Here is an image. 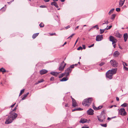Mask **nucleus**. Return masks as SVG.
Returning a JSON list of instances; mask_svg holds the SVG:
<instances>
[{
  "mask_svg": "<svg viewBox=\"0 0 128 128\" xmlns=\"http://www.w3.org/2000/svg\"><path fill=\"white\" fill-rule=\"evenodd\" d=\"M92 100V98H90L86 99L83 101L82 104L84 106H88L91 104Z\"/></svg>",
  "mask_w": 128,
  "mask_h": 128,
  "instance_id": "obj_1",
  "label": "nucleus"
},
{
  "mask_svg": "<svg viewBox=\"0 0 128 128\" xmlns=\"http://www.w3.org/2000/svg\"><path fill=\"white\" fill-rule=\"evenodd\" d=\"M65 107H68V104H66L65 105Z\"/></svg>",
  "mask_w": 128,
  "mask_h": 128,
  "instance_id": "obj_61",
  "label": "nucleus"
},
{
  "mask_svg": "<svg viewBox=\"0 0 128 128\" xmlns=\"http://www.w3.org/2000/svg\"><path fill=\"white\" fill-rule=\"evenodd\" d=\"M122 63H123V64H124V66L125 65L126 66H128V64L126 63H125L123 62H122Z\"/></svg>",
  "mask_w": 128,
  "mask_h": 128,
  "instance_id": "obj_56",
  "label": "nucleus"
},
{
  "mask_svg": "<svg viewBox=\"0 0 128 128\" xmlns=\"http://www.w3.org/2000/svg\"><path fill=\"white\" fill-rule=\"evenodd\" d=\"M100 34H102L104 32V29H100Z\"/></svg>",
  "mask_w": 128,
  "mask_h": 128,
  "instance_id": "obj_35",
  "label": "nucleus"
},
{
  "mask_svg": "<svg viewBox=\"0 0 128 128\" xmlns=\"http://www.w3.org/2000/svg\"><path fill=\"white\" fill-rule=\"evenodd\" d=\"M128 104L126 103H124L123 104H122L121 105V106L122 107H125L126 106H127Z\"/></svg>",
  "mask_w": 128,
  "mask_h": 128,
  "instance_id": "obj_29",
  "label": "nucleus"
},
{
  "mask_svg": "<svg viewBox=\"0 0 128 128\" xmlns=\"http://www.w3.org/2000/svg\"><path fill=\"white\" fill-rule=\"evenodd\" d=\"M75 34H72L71 35H70L69 37L68 38H70V39L71 38H72L74 35Z\"/></svg>",
  "mask_w": 128,
  "mask_h": 128,
  "instance_id": "obj_41",
  "label": "nucleus"
},
{
  "mask_svg": "<svg viewBox=\"0 0 128 128\" xmlns=\"http://www.w3.org/2000/svg\"><path fill=\"white\" fill-rule=\"evenodd\" d=\"M126 112L125 111V110H124V112L122 113H121V115L122 116H125L126 115Z\"/></svg>",
  "mask_w": 128,
  "mask_h": 128,
  "instance_id": "obj_38",
  "label": "nucleus"
},
{
  "mask_svg": "<svg viewBox=\"0 0 128 128\" xmlns=\"http://www.w3.org/2000/svg\"><path fill=\"white\" fill-rule=\"evenodd\" d=\"M104 64V63L103 62H102L99 64V66H103Z\"/></svg>",
  "mask_w": 128,
  "mask_h": 128,
  "instance_id": "obj_46",
  "label": "nucleus"
},
{
  "mask_svg": "<svg viewBox=\"0 0 128 128\" xmlns=\"http://www.w3.org/2000/svg\"><path fill=\"white\" fill-rule=\"evenodd\" d=\"M115 35L116 36L119 38H121L122 36V35L120 34L118 31H116L115 32Z\"/></svg>",
  "mask_w": 128,
  "mask_h": 128,
  "instance_id": "obj_14",
  "label": "nucleus"
},
{
  "mask_svg": "<svg viewBox=\"0 0 128 128\" xmlns=\"http://www.w3.org/2000/svg\"><path fill=\"white\" fill-rule=\"evenodd\" d=\"M68 78L66 76V77H64L61 80H60V81L62 82L68 80Z\"/></svg>",
  "mask_w": 128,
  "mask_h": 128,
  "instance_id": "obj_20",
  "label": "nucleus"
},
{
  "mask_svg": "<svg viewBox=\"0 0 128 128\" xmlns=\"http://www.w3.org/2000/svg\"><path fill=\"white\" fill-rule=\"evenodd\" d=\"M69 68H74V64H73V65H71L70 66Z\"/></svg>",
  "mask_w": 128,
  "mask_h": 128,
  "instance_id": "obj_49",
  "label": "nucleus"
},
{
  "mask_svg": "<svg viewBox=\"0 0 128 128\" xmlns=\"http://www.w3.org/2000/svg\"><path fill=\"white\" fill-rule=\"evenodd\" d=\"M96 40L97 41H99L101 40L103 38L102 35H98L96 36Z\"/></svg>",
  "mask_w": 128,
  "mask_h": 128,
  "instance_id": "obj_8",
  "label": "nucleus"
},
{
  "mask_svg": "<svg viewBox=\"0 0 128 128\" xmlns=\"http://www.w3.org/2000/svg\"><path fill=\"white\" fill-rule=\"evenodd\" d=\"M39 26L40 27L42 28L44 26V25L42 23H41L39 24Z\"/></svg>",
  "mask_w": 128,
  "mask_h": 128,
  "instance_id": "obj_37",
  "label": "nucleus"
},
{
  "mask_svg": "<svg viewBox=\"0 0 128 128\" xmlns=\"http://www.w3.org/2000/svg\"><path fill=\"white\" fill-rule=\"evenodd\" d=\"M94 44H93L89 46H88V47L89 48H91L92 47H93V46H94Z\"/></svg>",
  "mask_w": 128,
  "mask_h": 128,
  "instance_id": "obj_53",
  "label": "nucleus"
},
{
  "mask_svg": "<svg viewBox=\"0 0 128 128\" xmlns=\"http://www.w3.org/2000/svg\"><path fill=\"white\" fill-rule=\"evenodd\" d=\"M54 79V78L53 77H52L50 79V81H52Z\"/></svg>",
  "mask_w": 128,
  "mask_h": 128,
  "instance_id": "obj_51",
  "label": "nucleus"
},
{
  "mask_svg": "<svg viewBox=\"0 0 128 128\" xmlns=\"http://www.w3.org/2000/svg\"><path fill=\"white\" fill-rule=\"evenodd\" d=\"M94 110L91 108H90L88 110L87 112V114L90 115H92L94 114Z\"/></svg>",
  "mask_w": 128,
  "mask_h": 128,
  "instance_id": "obj_10",
  "label": "nucleus"
},
{
  "mask_svg": "<svg viewBox=\"0 0 128 128\" xmlns=\"http://www.w3.org/2000/svg\"><path fill=\"white\" fill-rule=\"evenodd\" d=\"M18 114L15 113H12L9 116V118H12V120H14L17 116Z\"/></svg>",
  "mask_w": 128,
  "mask_h": 128,
  "instance_id": "obj_6",
  "label": "nucleus"
},
{
  "mask_svg": "<svg viewBox=\"0 0 128 128\" xmlns=\"http://www.w3.org/2000/svg\"><path fill=\"white\" fill-rule=\"evenodd\" d=\"M40 7L41 8H45L46 7L45 6H40Z\"/></svg>",
  "mask_w": 128,
  "mask_h": 128,
  "instance_id": "obj_54",
  "label": "nucleus"
},
{
  "mask_svg": "<svg viewBox=\"0 0 128 128\" xmlns=\"http://www.w3.org/2000/svg\"><path fill=\"white\" fill-rule=\"evenodd\" d=\"M92 107H93V109L94 110H97V108L94 105H93L92 106Z\"/></svg>",
  "mask_w": 128,
  "mask_h": 128,
  "instance_id": "obj_43",
  "label": "nucleus"
},
{
  "mask_svg": "<svg viewBox=\"0 0 128 128\" xmlns=\"http://www.w3.org/2000/svg\"><path fill=\"white\" fill-rule=\"evenodd\" d=\"M96 27L97 29H99V28L98 25H96L94 26L93 27V28H95Z\"/></svg>",
  "mask_w": 128,
  "mask_h": 128,
  "instance_id": "obj_45",
  "label": "nucleus"
},
{
  "mask_svg": "<svg viewBox=\"0 0 128 128\" xmlns=\"http://www.w3.org/2000/svg\"><path fill=\"white\" fill-rule=\"evenodd\" d=\"M115 16H116L115 14H112L111 16V19L112 20H114L115 18Z\"/></svg>",
  "mask_w": 128,
  "mask_h": 128,
  "instance_id": "obj_30",
  "label": "nucleus"
},
{
  "mask_svg": "<svg viewBox=\"0 0 128 128\" xmlns=\"http://www.w3.org/2000/svg\"><path fill=\"white\" fill-rule=\"evenodd\" d=\"M111 65L113 67H115L118 66V63L115 60H112L110 62Z\"/></svg>",
  "mask_w": 128,
  "mask_h": 128,
  "instance_id": "obj_3",
  "label": "nucleus"
},
{
  "mask_svg": "<svg viewBox=\"0 0 128 128\" xmlns=\"http://www.w3.org/2000/svg\"><path fill=\"white\" fill-rule=\"evenodd\" d=\"M51 4L52 6H54L56 8H58L59 7L58 6L57 4V3L55 2H52L51 3Z\"/></svg>",
  "mask_w": 128,
  "mask_h": 128,
  "instance_id": "obj_16",
  "label": "nucleus"
},
{
  "mask_svg": "<svg viewBox=\"0 0 128 128\" xmlns=\"http://www.w3.org/2000/svg\"><path fill=\"white\" fill-rule=\"evenodd\" d=\"M86 119L82 118L80 120L79 122L80 123H81L82 124H84L86 122Z\"/></svg>",
  "mask_w": 128,
  "mask_h": 128,
  "instance_id": "obj_19",
  "label": "nucleus"
},
{
  "mask_svg": "<svg viewBox=\"0 0 128 128\" xmlns=\"http://www.w3.org/2000/svg\"><path fill=\"white\" fill-rule=\"evenodd\" d=\"M124 42H126L128 38V35L127 33H126L124 34Z\"/></svg>",
  "mask_w": 128,
  "mask_h": 128,
  "instance_id": "obj_18",
  "label": "nucleus"
},
{
  "mask_svg": "<svg viewBox=\"0 0 128 128\" xmlns=\"http://www.w3.org/2000/svg\"><path fill=\"white\" fill-rule=\"evenodd\" d=\"M125 109L124 108H120L119 111V112L120 114L121 115V113H122L124 111Z\"/></svg>",
  "mask_w": 128,
  "mask_h": 128,
  "instance_id": "obj_21",
  "label": "nucleus"
},
{
  "mask_svg": "<svg viewBox=\"0 0 128 128\" xmlns=\"http://www.w3.org/2000/svg\"><path fill=\"white\" fill-rule=\"evenodd\" d=\"M111 42H112V44H115L117 42V40L116 39H114L113 40H111Z\"/></svg>",
  "mask_w": 128,
  "mask_h": 128,
  "instance_id": "obj_26",
  "label": "nucleus"
},
{
  "mask_svg": "<svg viewBox=\"0 0 128 128\" xmlns=\"http://www.w3.org/2000/svg\"><path fill=\"white\" fill-rule=\"evenodd\" d=\"M66 74L65 73V72L61 74H60L59 76V78H61L62 77H63L64 76H65V75H66Z\"/></svg>",
  "mask_w": 128,
  "mask_h": 128,
  "instance_id": "obj_23",
  "label": "nucleus"
},
{
  "mask_svg": "<svg viewBox=\"0 0 128 128\" xmlns=\"http://www.w3.org/2000/svg\"><path fill=\"white\" fill-rule=\"evenodd\" d=\"M112 26H110L108 28V29H110L112 28Z\"/></svg>",
  "mask_w": 128,
  "mask_h": 128,
  "instance_id": "obj_59",
  "label": "nucleus"
},
{
  "mask_svg": "<svg viewBox=\"0 0 128 128\" xmlns=\"http://www.w3.org/2000/svg\"><path fill=\"white\" fill-rule=\"evenodd\" d=\"M60 72H50V74L53 76H56Z\"/></svg>",
  "mask_w": 128,
  "mask_h": 128,
  "instance_id": "obj_15",
  "label": "nucleus"
},
{
  "mask_svg": "<svg viewBox=\"0 0 128 128\" xmlns=\"http://www.w3.org/2000/svg\"><path fill=\"white\" fill-rule=\"evenodd\" d=\"M72 106L74 107L78 106V104L76 102L75 100L72 98Z\"/></svg>",
  "mask_w": 128,
  "mask_h": 128,
  "instance_id": "obj_11",
  "label": "nucleus"
},
{
  "mask_svg": "<svg viewBox=\"0 0 128 128\" xmlns=\"http://www.w3.org/2000/svg\"><path fill=\"white\" fill-rule=\"evenodd\" d=\"M82 48L81 46H80L78 47L77 48V50H82Z\"/></svg>",
  "mask_w": 128,
  "mask_h": 128,
  "instance_id": "obj_42",
  "label": "nucleus"
},
{
  "mask_svg": "<svg viewBox=\"0 0 128 128\" xmlns=\"http://www.w3.org/2000/svg\"><path fill=\"white\" fill-rule=\"evenodd\" d=\"M0 71L2 72H6V70L3 68L0 69Z\"/></svg>",
  "mask_w": 128,
  "mask_h": 128,
  "instance_id": "obj_28",
  "label": "nucleus"
},
{
  "mask_svg": "<svg viewBox=\"0 0 128 128\" xmlns=\"http://www.w3.org/2000/svg\"><path fill=\"white\" fill-rule=\"evenodd\" d=\"M115 38L112 36H110V41H111V40H113Z\"/></svg>",
  "mask_w": 128,
  "mask_h": 128,
  "instance_id": "obj_31",
  "label": "nucleus"
},
{
  "mask_svg": "<svg viewBox=\"0 0 128 128\" xmlns=\"http://www.w3.org/2000/svg\"><path fill=\"white\" fill-rule=\"evenodd\" d=\"M113 106H114L113 105L111 106H109L108 107V108H112Z\"/></svg>",
  "mask_w": 128,
  "mask_h": 128,
  "instance_id": "obj_64",
  "label": "nucleus"
},
{
  "mask_svg": "<svg viewBox=\"0 0 128 128\" xmlns=\"http://www.w3.org/2000/svg\"><path fill=\"white\" fill-rule=\"evenodd\" d=\"M86 122L89 123L90 121V119H89L88 120H87L86 119Z\"/></svg>",
  "mask_w": 128,
  "mask_h": 128,
  "instance_id": "obj_50",
  "label": "nucleus"
},
{
  "mask_svg": "<svg viewBox=\"0 0 128 128\" xmlns=\"http://www.w3.org/2000/svg\"><path fill=\"white\" fill-rule=\"evenodd\" d=\"M24 89H23L20 91V92L19 94V96H20L24 92Z\"/></svg>",
  "mask_w": 128,
  "mask_h": 128,
  "instance_id": "obj_33",
  "label": "nucleus"
},
{
  "mask_svg": "<svg viewBox=\"0 0 128 128\" xmlns=\"http://www.w3.org/2000/svg\"><path fill=\"white\" fill-rule=\"evenodd\" d=\"M83 48L84 49H86V46L85 45H83L82 46Z\"/></svg>",
  "mask_w": 128,
  "mask_h": 128,
  "instance_id": "obj_58",
  "label": "nucleus"
},
{
  "mask_svg": "<svg viewBox=\"0 0 128 128\" xmlns=\"http://www.w3.org/2000/svg\"><path fill=\"white\" fill-rule=\"evenodd\" d=\"M116 100L118 101H119V98L118 97H116Z\"/></svg>",
  "mask_w": 128,
  "mask_h": 128,
  "instance_id": "obj_63",
  "label": "nucleus"
},
{
  "mask_svg": "<svg viewBox=\"0 0 128 128\" xmlns=\"http://www.w3.org/2000/svg\"><path fill=\"white\" fill-rule=\"evenodd\" d=\"M82 128H89V127L86 126H82Z\"/></svg>",
  "mask_w": 128,
  "mask_h": 128,
  "instance_id": "obj_57",
  "label": "nucleus"
},
{
  "mask_svg": "<svg viewBox=\"0 0 128 128\" xmlns=\"http://www.w3.org/2000/svg\"><path fill=\"white\" fill-rule=\"evenodd\" d=\"M125 0H124V1H123L122 0H120L119 3V7H120L122 6L123 5L124 1Z\"/></svg>",
  "mask_w": 128,
  "mask_h": 128,
  "instance_id": "obj_17",
  "label": "nucleus"
},
{
  "mask_svg": "<svg viewBox=\"0 0 128 128\" xmlns=\"http://www.w3.org/2000/svg\"><path fill=\"white\" fill-rule=\"evenodd\" d=\"M76 110H81L82 109L80 108H76Z\"/></svg>",
  "mask_w": 128,
  "mask_h": 128,
  "instance_id": "obj_48",
  "label": "nucleus"
},
{
  "mask_svg": "<svg viewBox=\"0 0 128 128\" xmlns=\"http://www.w3.org/2000/svg\"><path fill=\"white\" fill-rule=\"evenodd\" d=\"M117 70V68H112L111 70H109L108 71H110V72L112 73V74L113 75L114 74L116 73Z\"/></svg>",
  "mask_w": 128,
  "mask_h": 128,
  "instance_id": "obj_12",
  "label": "nucleus"
},
{
  "mask_svg": "<svg viewBox=\"0 0 128 128\" xmlns=\"http://www.w3.org/2000/svg\"><path fill=\"white\" fill-rule=\"evenodd\" d=\"M43 81L44 80L43 79H41L40 80L38 81V82L36 83V84H37L39 83H40V82H43Z\"/></svg>",
  "mask_w": 128,
  "mask_h": 128,
  "instance_id": "obj_32",
  "label": "nucleus"
},
{
  "mask_svg": "<svg viewBox=\"0 0 128 128\" xmlns=\"http://www.w3.org/2000/svg\"><path fill=\"white\" fill-rule=\"evenodd\" d=\"M50 35L51 36H52L53 35H56V33H50Z\"/></svg>",
  "mask_w": 128,
  "mask_h": 128,
  "instance_id": "obj_55",
  "label": "nucleus"
},
{
  "mask_svg": "<svg viewBox=\"0 0 128 128\" xmlns=\"http://www.w3.org/2000/svg\"><path fill=\"white\" fill-rule=\"evenodd\" d=\"M38 34L39 33H37L34 34L32 36V38L34 39L37 36H38Z\"/></svg>",
  "mask_w": 128,
  "mask_h": 128,
  "instance_id": "obj_25",
  "label": "nucleus"
},
{
  "mask_svg": "<svg viewBox=\"0 0 128 128\" xmlns=\"http://www.w3.org/2000/svg\"><path fill=\"white\" fill-rule=\"evenodd\" d=\"M116 10L117 12H119L120 11V8H116Z\"/></svg>",
  "mask_w": 128,
  "mask_h": 128,
  "instance_id": "obj_44",
  "label": "nucleus"
},
{
  "mask_svg": "<svg viewBox=\"0 0 128 128\" xmlns=\"http://www.w3.org/2000/svg\"><path fill=\"white\" fill-rule=\"evenodd\" d=\"M102 107V106H100L97 108V110L101 109Z\"/></svg>",
  "mask_w": 128,
  "mask_h": 128,
  "instance_id": "obj_40",
  "label": "nucleus"
},
{
  "mask_svg": "<svg viewBox=\"0 0 128 128\" xmlns=\"http://www.w3.org/2000/svg\"><path fill=\"white\" fill-rule=\"evenodd\" d=\"M70 25H68L65 27V28L66 29H67L68 28H70Z\"/></svg>",
  "mask_w": 128,
  "mask_h": 128,
  "instance_id": "obj_52",
  "label": "nucleus"
},
{
  "mask_svg": "<svg viewBox=\"0 0 128 128\" xmlns=\"http://www.w3.org/2000/svg\"><path fill=\"white\" fill-rule=\"evenodd\" d=\"M110 71H108L106 73V77L109 78L110 79H111L112 78V76L113 75L112 74V73L110 72Z\"/></svg>",
  "mask_w": 128,
  "mask_h": 128,
  "instance_id": "obj_4",
  "label": "nucleus"
},
{
  "mask_svg": "<svg viewBox=\"0 0 128 128\" xmlns=\"http://www.w3.org/2000/svg\"><path fill=\"white\" fill-rule=\"evenodd\" d=\"M16 104V103H15L14 104H12V105H11L10 106L11 107V108H12L14 106V105H15V104Z\"/></svg>",
  "mask_w": 128,
  "mask_h": 128,
  "instance_id": "obj_60",
  "label": "nucleus"
},
{
  "mask_svg": "<svg viewBox=\"0 0 128 128\" xmlns=\"http://www.w3.org/2000/svg\"><path fill=\"white\" fill-rule=\"evenodd\" d=\"M119 54V52L118 51H115L114 54V56L115 57L117 56H118Z\"/></svg>",
  "mask_w": 128,
  "mask_h": 128,
  "instance_id": "obj_22",
  "label": "nucleus"
},
{
  "mask_svg": "<svg viewBox=\"0 0 128 128\" xmlns=\"http://www.w3.org/2000/svg\"><path fill=\"white\" fill-rule=\"evenodd\" d=\"M29 94V92H28L24 94V97L22 98V100H25Z\"/></svg>",
  "mask_w": 128,
  "mask_h": 128,
  "instance_id": "obj_24",
  "label": "nucleus"
},
{
  "mask_svg": "<svg viewBox=\"0 0 128 128\" xmlns=\"http://www.w3.org/2000/svg\"><path fill=\"white\" fill-rule=\"evenodd\" d=\"M100 117H99L98 116H97L98 120L100 122H102L105 118L106 117L104 114H103L100 115Z\"/></svg>",
  "mask_w": 128,
  "mask_h": 128,
  "instance_id": "obj_7",
  "label": "nucleus"
},
{
  "mask_svg": "<svg viewBox=\"0 0 128 128\" xmlns=\"http://www.w3.org/2000/svg\"><path fill=\"white\" fill-rule=\"evenodd\" d=\"M108 26H107V27L105 28V29H104V30H108V28H107V27H108Z\"/></svg>",
  "mask_w": 128,
  "mask_h": 128,
  "instance_id": "obj_62",
  "label": "nucleus"
},
{
  "mask_svg": "<svg viewBox=\"0 0 128 128\" xmlns=\"http://www.w3.org/2000/svg\"><path fill=\"white\" fill-rule=\"evenodd\" d=\"M114 8H112L111 9V10L109 12H108V14L109 15H110L114 11Z\"/></svg>",
  "mask_w": 128,
  "mask_h": 128,
  "instance_id": "obj_27",
  "label": "nucleus"
},
{
  "mask_svg": "<svg viewBox=\"0 0 128 128\" xmlns=\"http://www.w3.org/2000/svg\"><path fill=\"white\" fill-rule=\"evenodd\" d=\"M6 10V8H4V7H2L1 9V10L2 11H4Z\"/></svg>",
  "mask_w": 128,
  "mask_h": 128,
  "instance_id": "obj_47",
  "label": "nucleus"
},
{
  "mask_svg": "<svg viewBox=\"0 0 128 128\" xmlns=\"http://www.w3.org/2000/svg\"><path fill=\"white\" fill-rule=\"evenodd\" d=\"M13 120L12 119V118H9V116L8 118L7 119L5 122V123L6 124H8L11 123Z\"/></svg>",
  "mask_w": 128,
  "mask_h": 128,
  "instance_id": "obj_9",
  "label": "nucleus"
},
{
  "mask_svg": "<svg viewBox=\"0 0 128 128\" xmlns=\"http://www.w3.org/2000/svg\"><path fill=\"white\" fill-rule=\"evenodd\" d=\"M66 65V64L64 62V61L62 62L60 64L59 68V70L60 71L62 70Z\"/></svg>",
  "mask_w": 128,
  "mask_h": 128,
  "instance_id": "obj_2",
  "label": "nucleus"
},
{
  "mask_svg": "<svg viewBox=\"0 0 128 128\" xmlns=\"http://www.w3.org/2000/svg\"><path fill=\"white\" fill-rule=\"evenodd\" d=\"M104 23H103L102 24H108L109 23V22L108 20L107 21L104 20Z\"/></svg>",
  "mask_w": 128,
  "mask_h": 128,
  "instance_id": "obj_36",
  "label": "nucleus"
},
{
  "mask_svg": "<svg viewBox=\"0 0 128 128\" xmlns=\"http://www.w3.org/2000/svg\"><path fill=\"white\" fill-rule=\"evenodd\" d=\"M48 72V70L45 69H42L40 70V74H43Z\"/></svg>",
  "mask_w": 128,
  "mask_h": 128,
  "instance_id": "obj_13",
  "label": "nucleus"
},
{
  "mask_svg": "<svg viewBox=\"0 0 128 128\" xmlns=\"http://www.w3.org/2000/svg\"><path fill=\"white\" fill-rule=\"evenodd\" d=\"M72 69L70 68H68L65 70V73L66 74V76L68 77L69 75V74L72 71Z\"/></svg>",
  "mask_w": 128,
  "mask_h": 128,
  "instance_id": "obj_5",
  "label": "nucleus"
},
{
  "mask_svg": "<svg viewBox=\"0 0 128 128\" xmlns=\"http://www.w3.org/2000/svg\"><path fill=\"white\" fill-rule=\"evenodd\" d=\"M100 125L104 127H106L107 126V125L106 124H101Z\"/></svg>",
  "mask_w": 128,
  "mask_h": 128,
  "instance_id": "obj_34",
  "label": "nucleus"
},
{
  "mask_svg": "<svg viewBox=\"0 0 128 128\" xmlns=\"http://www.w3.org/2000/svg\"><path fill=\"white\" fill-rule=\"evenodd\" d=\"M123 66H124V69H125L127 71H128V68L126 67L125 66L124 64H123Z\"/></svg>",
  "mask_w": 128,
  "mask_h": 128,
  "instance_id": "obj_39",
  "label": "nucleus"
}]
</instances>
